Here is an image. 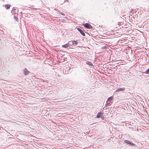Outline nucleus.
Instances as JSON below:
<instances>
[{
  "mask_svg": "<svg viewBox=\"0 0 149 149\" xmlns=\"http://www.w3.org/2000/svg\"><path fill=\"white\" fill-rule=\"evenodd\" d=\"M16 10V9L15 8L13 7V8L12 9V10L11 11V12L13 14L14 13H15V10Z\"/></svg>",
  "mask_w": 149,
  "mask_h": 149,
  "instance_id": "11",
  "label": "nucleus"
},
{
  "mask_svg": "<svg viewBox=\"0 0 149 149\" xmlns=\"http://www.w3.org/2000/svg\"><path fill=\"white\" fill-rule=\"evenodd\" d=\"M83 26L87 29H92L93 28V27L91 25L87 23L84 24H83Z\"/></svg>",
  "mask_w": 149,
  "mask_h": 149,
  "instance_id": "2",
  "label": "nucleus"
},
{
  "mask_svg": "<svg viewBox=\"0 0 149 149\" xmlns=\"http://www.w3.org/2000/svg\"><path fill=\"white\" fill-rule=\"evenodd\" d=\"M24 74L25 75H26L29 74L30 72L26 68H25L23 70Z\"/></svg>",
  "mask_w": 149,
  "mask_h": 149,
  "instance_id": "3",
  "label": "nucleus"
},
{
  "mask_svg": "<svg viewBox=\"0 0 149 149\" xmlns=\"http://www.w3.org/2000/svg\"><path fill=\"white\" fill-rule=\"evenodd\" d=\"M14 19H15V20L16 21H17V20H18V18L15 16L14 15Z\"/></svg>",
  "mask_w": 149,
  "mask_h": 149,
  "instance_id": "16",
  "label": "nucleus"
},
{
  "mask_svg": "<svg viewBox=\"0 0 149 149\" xmlns=\"http://www.w3.org/2000/svg\"><path fill=\"white\" fill-rule=\"evenodd\" d=\"M112 103H110V102H107L106 104V107L110 106V105H111V104Z\"/></svg>",
  "mask_w": 149,
  "mask_h": 149,
  "instance_id": "12",
  "label": "nucleus"
},
{
  "mask_svg": "<svg viewBox=\"0 0 149 149\" xmlns=\"http://www.w3.org/2000/svg\"><path fill=\"white\" fill-rule=\"evenodd\" d=\"M149 149V148H148V149Z\"/></svg>",
  "mask_w": 149,
  "mask_h": 149,
  "instance_id": "21",
  "label": "nucleus"
},
{
  "mask_svg": "<svg viewBox=\"0 0 149 149\" xmlns=\"http://www.w3.org/2000/svg\"><path fill=\"white\" fill-rule=\"evenodd\" d=\"M71 68H69V72H71Z\"/></svg>",
  "mask_w": 149,
  "mask_h": 149,
  "instance_id": "19",
  "label": "nucleus"
},
{
  "mask_svg": "<svg viewBox=\"0 0 149 149\" xmlns=\"http://www.w3.org/2000/svg\"><path fill=\"white\" fill-rule=\"evenodd\" d=\"M72 42H73L72 43L73 44V45H75V44L77 45L78 43V42L77 41H75V40H74V41H72Z\"/></svg>",
  "mask_w": 149,
  "mask_h": 149,
  "instance_id": "13",
  "label": "nucleus"
},
{
  "mask_svg": "<svg viewBox=\"0 0 149 149\" xmlns=\"http://www.w3.org/2000/svg\"><path fill=\"white\" fill-rule=\"evenodd\" d=\"M100 118H101L102 119V120H104V116L103 115V114H102V115L101 116V117Z\"/></svg>",
  "mask_w": 149,
  "mask_h": 149,
  "instance_id": "17",
  "label": "nucleus"
},
{
  "mask_svg": "<svg viewBox=\"0 0 149 149\" xmlns=\"http://www.w3.org/2000/svg\"><path fill=\"white\" fill-rule=\"evenodd\" d=\"M125 88H118L116 90V91H125Z\"/></svg>",
  "mask_w": 149,
  "mask_h": 149,
  "instance_id": "7",
  "label": "nucleus"
},
{
  "mask_svg": "<svg viewBox=\"0 0 149 149\" xmlns=\"http://www.w3.org/2000/svg\"><path fill=\"white\" fill-rule=\"evenodd\" d=\"M61 14L63 15H65V14H64V13H62V12H61Z\"/></svg>",
  "mask_w": 149,
  "mask_h": 149,
  "instance_id": "20",
  "label": "nucleus"
},
{
  "mask_svg": "<svg viewBox=\"0 0 149 149\" xmlns=\"http://www.w3.org/2000/svg\"><path fill=\"white\" fill-rule=\"evenodd\" d=\"M145 72L146 74H149V68L145 71Z\"/></svg>",
  "mask_w": 149,
  "mask_h": 149,
  "instance_id": "15",
  "label": "nucleus"
},
{
  "mask_svg": "<svg viewBox=\"0 0 149 149\" xmlns=\"http://www.w3.org/2000/svg\"><path fill=\"white\" fill-rule=\"evenodd\" d=\"M11 6V5L10 4H6L5 5V8L6 9H9Z\"/></svg>",
  "mask_w": 149,
  "mask_h": 149,
  "instance_id": "9",
  "label": "nucleus"
},
{
  "mask_svg": "<svg viewBox=\"0 0 149 149\" xmlns=\"http://www.w3.org/2000/svg\"><path fill=\"white\" fill-rule=\"evenodd\" d=\"M68 2L69 1H68V0H65L63 3H64V2Z\"/></svg>",
  "mask_w": 149,
  "mask_h": 149,
  "instance_id": "18",
  "label": "nucleus"
},
{
  "mask_svg": "<svg viewBox=\"0 0 149 149\" xmlns=\"http://www.w3.org/2000/svg\"><path fill=\"white\" fill-rule=\"evenodd\" d=\"M124 143L129 144L130 146H136V144H135L134 143L128 140H125L124 142Z\"/></svg>",
  "mask_w": 149,
  "mask_h": 149,
  "instance_id": "1",
  "label": "nucleus"
},
{
  "mask_svg": "<svg viewBox=\"0 0 149 149\" xmlns=\"http://www.w3.org/2000/svg\"><path fill=\"white\" fill-rule=\"evenodd\" d=\"M102 114H103V113H102L101 111L99 112L97 114V115L96 116V117L98 118H99L101 117V116L102 115Z\"/></svg>",
  "mask_w": 149,
  "mask_h": 149,
  "instance_id": "5",
  "label": "nucleus"
},
{
  "mask_svg": "<svg viewBox=\"0 0 149 149\" xmlns=\"http://www.w3.org/2000/svg\"><path fill=\"white\" fill-rule=\"evenodd\" d=\"M113 96H112L109 97L107 99V102L109 101L110 103H112V100L113 99Z\"/></svg>",
  "mask_w": 149,
  "mask_h": 149,
  "instance_id": "8",
  "label": "nucleus"
},
{
  "mask_svg": "<svg viewBox=\"0 0 149 149\" xmlns=\"http://www.w3.org/2000/svg\"><path fill=\"white\" fill-rule=\"evenodd\" d=\"M86 64L88 65L90 67L92 68V67H94L93 64L91 62L89 61H87Z\"/></svg>",
  "mask_w": 149,
  "mask_h": 149,
  "instance_id": "6",
  "label": "nucleus"
},
{
  "mask_svg": "<svg viewBox=\"0 0 149 149\" xmlns=\"http://www.w3.org/2000/svg\"><path fill=\"white\" fill-rule=\"evenodd\" d=\"M72 43H73V42H72V41H69L68 42V44H69V45H70L71 46V45H73Z\"/></svg>",
  "mask_w": 149,
  "mask_h": 149,
  "instance_id": "14",
  "label": "nucleus"
},
{
  "mask_svg": "<svg viewBox=\"0 0 149 149\" xmlns=\"http://www.w3.org/2000/svg\"><path fill=\"white\" fill-rule=\"evenodd\" d=\"M69 47V44L68 43H66L65 45H63L62 46V47L64 48H66Z\"/></svg>",
  "mask_w": 149,
  "mask_h": 149,
  "instance_id": "10",
  "label": "nucleus"
},
{
  "mask_svg": "<svg viewBox=\"0 0 149 149\" xmlns=\"http://www.w3.org/2000/svg\"><path fill=\"white\" fill-rule=\"evenodd\" d=\"M77 30L79 31L81 34L83 36H85V34L83 30H82L81 29L79 28H77Z\"/></svg>",
  "mask_w": 149,
  "mask_h": 149,
  "instance_id": "4",
  "label": "nucleus"
}]
</instances>
